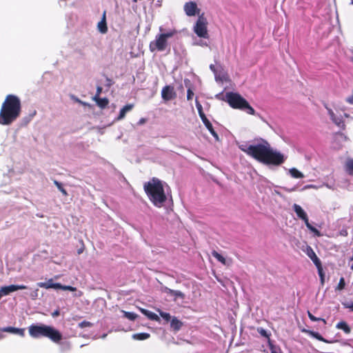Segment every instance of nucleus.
<instances>
[{
	"label": "nucleus",
	"instance_id": "45",
	"mask_svg": "<svg viewBox=\"0 0 353 353\" xmlns=\"http://www.w3.org/2000/svg\"><path fill=\"white\" fill-rule=\"evenodd\" d=\"M146 122V119L145 118H141L139 121H138V124L139 125H143Z\"/></svg>",
	"mask_w": 353,
	"mask_h": 353
},
{
	"label": "nucleus",
	"instance_id": "32",
	"mask_svg": "<svg viewBox=\"0 0 353 353\" xmlns=\"http://www.w3.org/2000/svg\"><path fill=\"white\" fill-rule=\"evenodd\" d=\"M201 120L208 130H211L212 129H213L212 125L211 124V123L207 119L206 117L202 118Z\"/></svg>",
	"mask_w": 353,
	"mask_h": 353
},
{
	"label": "nucleus",
	"instance_id": "21",
	"mask_svg": "<svg viewBox=\"0 0 353 353\" xmlns=\"http://www.w3.org/2000/svg\"><path fill=\"white\" fill-rule=\"evenodd\" d=\"M98 30L101 33H105L108 30L106 21H105V13H103V18L101 21L98 23L97 25Z\"/></svg>",
	"mask_w": 353,
	"mask_h": 353
},
{
	"label": "nucleus",
	"instance_id": "46",
	"mask_svg": "<svg viewBox=\"0 0 353 353\" xmlns=\"http://www.w3.org/2000/svg\"><path fill=\"white\" fill-rule=\"evenodd\" d=\"M259 333H260L261 335H263V336H267L266 331H265V330H263V329H261V330H259Z\"/></svg>",
	"mask_w": 353,
	"mask_h": 353
},
{
	"label": "nucleus",
	"instance_id": "19",
	"mask_svg": "<svg viewBox=\"0 0 353 353\" xmlns=\"http://www.w3.org/2000/svg\"><path fill=\"white\" fill-rule=\"evenodd\" d=\"M141 312L150 320L160 321L159 316L155 313L145 309H141Z\"/></svg>",
	"mask_w": 353,
	"mask_h": 353
},
{
	"label": "nucleus",
	"instance_id": "11",
	"mask_svg": "<svg viewBox=\"0 0 353 353\" xmlns=\"http://www.w3.org/2000/svg\"><path fill=\"white\" fill-rule=\"evenodd\" d=\"M161 97L164 101H168L174 99L176 97V93L173 87L166 85L162 89Z\"/></svg>",
	"mask_w": 353,
	"mask_h": 353
},
{
	"label": "nucleus",
	"instance_id": "54",
	"mask_svg": "<svg viewBox=\"0 0 353 353\" xmlns=\"http://www.w3.org/2000/svg\"><path fill=\"white\" fill-rule=\"evenodd\" d=\"M344 116H345V117H347H347H349V115H348L347 114H346V113H345V114H344Z\"/></svg>",
	"mask_w": 353,
	"mask_h": 353
},
{
	"label": "nucleus",
	"instance_id": "34",
	"mask_svg": "<svg viewBox=\"0 0 353 353\" xmlns=\"http://www.w3.org/2000/svg\"><path fill=\"white\" fill-rule=\"evenodd\" d=\"M38 296H39V290L38 289H35V290H32L29 294V296L32 300H36L37 299Z\"/></svg>",
	"mask_w": 353,
	"mask_h": 353
},
{
	"label": "nucleus",
	"instance_id": "49",
	"mask_svg": "<svg viewBox=\"0 0 353 353\" xmlns=\"http://www.w3.org/2000/svg\"><path fill=\"white\" fill-rule=\"evenodd\" d=\"M305 188H315V189L317 188V187L316 185H309L306 186Z\"/></svg>",
	"mask_w": 353,
	"mask_h": 353
},
{
	"label": "nucleus",
	"instance_id": "44",
	"mask_svg": "<svg viewBox=\"0 0 353 353\" xmlns=\"http://www.w3.org/2000/svg\"><path fill=\"white\" fill-rule=\"evenodd\" d=\"M211 134L216 139H219V136L216 134V132L214 130V129H212L211 130H209Z\"/></svg>",
	"mask_w": 353,
	"mask_h": 353
},
{
	"label": "nucleus",
	"instance_id": "5",
	"mask_svg": "<svg viewBox=\"0 0 353 353\" xmlns=\"http://www.w3.org/2000/svg\"><path fill=\"white\" fill-rule=\"evenodd\" d=\"M225 100L233 108L244 110L249 114L254 115L255 114L254 110L250 105L248 102L238 93H226Z\"/></svg>",
	"mask_w": 353,
	"mask_h": 353
},
{
	"label": "nucleus",
	"instance_id": "10",
	"mask_svg": "<svg viewBox=\"0 0 353 353\" xmlns=\"http://www.w3.org/2000/svg\"><path fill=\"white\" fill-rule=\"evenodd\" d=\"M305 252L307 255V256L313 261L314 265L316 266L319 274L320 276L321 277V279L323 280V273H322V268H321V263L319 259L316 255L315 252L312 250V248L310 246H307L305 250Z\"/></svg>",
	"mask_w": 353,
	"mask_h": 353
},
{
	"label": "nucleus",
	"instance_id": "53",
	"mask_svg": "<svg viewBox=\"0 0 353 353\" xmlns=\"http://www.w3.org/2000/svg\"><path fill=\"white\" fill-rule=\"evenodd\" d=\"M347 307L350 308L353 311V303H352L351 305H347Z\"/></svg>",
	"mask_w": 353,
	"mask_h": 353
},
{
	"label": "nucleus",
	"instance_id": "8",
	"mask_svg": "<svg viewBox=\"0 0 353 353\" xmlns=\"http://www.w3.org/2000/svg\"><path fill=\"white\" fill-rule=\"evenodd\" d=\"M293 209H294V212H296L297 216L299 218L301 219L303 221H304L307 228L312 232L316 234L318 236H320V232H319V230H316L315 228L312 227L310 224L307 214L304 211V210L299 205H297V204L293 205Z\"/></svg>",
	"mask_w": 353,
	"mask_h": 353
},
{
	"label": "nucleus",
	"instance_id": "28",
	"mask_svg": "<svg viewBox=\"0 0 353 353\" xmlns=\"http://www.w3.org/2000/svg\"><path fill=\"white\" fill-rule=\"evenodd\" d=\"M336 327L338 329L343 330L346 333H349L350 332V328L349 327L347 324L344 321L339 322L336 325Z\"/></svg>",
	"mask_w": 353,
	"mask_h": 353
},
{
	"label": "nucleus",
	"instance_id": "9",
	"mask_svg": "<svg viewBox=\"0 0 353 353\" xmlns=\"http://www.w3.org/2000/svg\"><path fill=\"white\" fill-rule=\"evenodd\" d=\"M183 10L185 14L188 17H194L200 14V9L198 8L196 2L188 1L184 4Z\"/></svg>",
	"mask_w": 353,
	"mask_h": 353
},
{
	"label": "nucleus",
	"instance_id": "16",
	"mask_svg": "<svg viewBox=\"0 0 353 353\" xmlns=\"http://www.w3.org/2000/svg\"><path fill=\"white\" fill-rule=\"evenodd\" d=\"M133 108H134V104H127L125 106H123L121 109L118 117H116L114 121H121V120L123 119L125 117V114L128 112H130L133 109Z\"/></svg>",
	"mask_w": 353,
	"mask_h": 353
},
{
	"label": "nucleus",
	"instance_id": "52",
	"mask_svg": "<svg viewBox=\"0 0 353 353\" xmlns=\"http://www.w3.org/2000/svg\"><path fill=\"white\" fill-rule=\"evenodd\" d=\"M101 91V88L99 87L97 88V95H99L100 94Z\"/></svg>",
	"mask_w": 353,
	"mask_h": 353
},
{
	"label": "nucleus",
	"instance_id": "55",
	"mask_svg": "<svg viewBox=\"0 0 353 353\" xmlns=\"http://www.w3.org/2000/svg\"><path fill=\"white\" fill-rule=\"evenodd\" d=\"M325 185L327 188H330V185H328L327 184H325Z\"/></svg>",
	"mask_w": 353,
	"mask_h": 353
},
{
	"label": "nucleus",
	"instance_id": "3",
	"mask_svg": "<svg viewBox=\"0 0 353 353\" xmlns=\"http://www.w3.org/2000/svg\"><path fill=\"white\" fill-rule=\"evenodd\" d=\"M144 190L150 201L157 208H161L165 202L167 197L165 193L163 183L158 179L153 178L145 183Z\"/></svg>",
	"mask_w": 353,
	"mask_h": 353
},
{
	"label": "nucleus",
	"instance_id": "6",
	"mask_svg": "<svg viewBox=\"0 0 353 353\" xmlns=\"http://www.w3.org/2000/svg\"><path fill=\"white\" fill-rule=\"evenodd\" d=\"M161 33L156 35L154 40L150 43V50L151 52L164 51L168 47V39L176 34V30H169L163 32V28L160 27Z\"/></svg>",
	"mask_w": 353,
	"mask_h": 353
},
{
	"label": "nucleus",
	"instance_id": "37",
	"mask_svg": "<svg viewBox=\"0 0 353 353\" xmlns=\"http://www.w3.org/2000/svg\"><path fill=\"white\" fill-rule=\"evenodd\" d=\"M344 287H345V280L342 277L340 279L339 283L336 287V290H341L344 288Z\"/></svg>",
	"mask_w": 353,
	"mask_h": 353
},
{
	"label": "nucleus",
	"instance_id": "27",
	"mask_svg": "<svg viewBox=\"0 0 353 353\" xmlns=\"http://www.w3.org/2000/svg\"><path fill=\"white\" fill-rule=\"evenodd\" d=\"M305 332L307 333L308 334H310L311 336L318 339L319 341H324V342H327V341H325L319 333L317 332H313V331H310V330H304Z\"/></svg>",
	"mask_w": 353,
	"mask_h": 353
},
{
	"label": "nucleus",
	"instance_id": "30",
	"mask_svg": "<svg viewBox=\"0 0 353 353\" xmlns=\"http://www.w3.org/2000/svg\"><path fill=\"white\" fill-rule=\"evenodd\" d=\"M158 312L159 313V315L166 321V322H168L170 321L172 318H171V316L169 313H167V312H162L161 310H158Z\"/></svg>",
	"mask_w": 353,
	"mask_h": 353
},
{
	"label": "nucleus",
	"instance_id": "4",
	"mask_svg": "<svg viewBox=\"0 0 353 353\" xmlns=\"http://www.w3.org/2000/svg\"><path fill=\"white\" fill-rule=\"evenodd\" d=\"M29 334L33 338L48 337L55 343L59 342L62 339L61 334L57 330L44 324L31 325L29 327Z\"/></svg>",
	"mask_w": 353,
	"mask_h": 353
},
{
	"label": "nucleus",
	"instance_id": "24",
	"mask_svg": "<svg viewBox=\"0 0 353 353\" xmlns=\"http://www.w3.org/2000/svg\"><path fill=\"white\" fill-rule=\"evenodd\" d=\"M150 334L148 333H137L132 335V339L134 340L143 341L150 338Z\"/></svg>",
	"mask_w": 353,
	"mask_h": 353
},
{
	"label": "nucleus",
	"instance_id": "12",
	"mask_svg": "<svg viewBox=\"0 0 353 353\" xmlns=\"http://www.w3.org/2000/svg\"><path fill=\"white\" fill-rule=\"evenodd\" d=\"M347 141V137L341 132L336 133L334 135V139H333V147L335 149H340L343 145L344 143Z\"/></svg>",
	"mask_w": 353,
	"mask_h": 353
},
{
	"label": "nucleus",
	"instance_id": "57",
	"mask_svg": "<svg viewBox=\"0 0 353 353\" xmlns=\"http://www.w3.org/2000/svg\"><path fill=\"white\" fill-rule=\"evenodd\" d=\"M271 353H277V352L275 351H272Z\"/></svg>",
	"mask_w": 353,
	"mask_h": 353
},
{
	"label": "nucleus",
	"instance_id": "1",
	"mask_svg": "<svg viewBox=\"0 0 353 353\" xmlns=\"http://www.w3.org/2000/svg\"><path fill=\"white\" fill-rule=\"evenodd\" d=\"M238 147L247 155L265 165H279L285 160L282 153L274 149L268 141L261 138L256 139L250 143H238Z\"/></svg>",
	"mask_w": 353,
	"mask_h": 353
},
{
	"label": "nucleus",
	"instance_id": "50",
	"mask_svg": "<svg viewBox=\"0 0 353 353\" xmlns=\"http://www.w3.org/2000/svg\"><path fill=\"white\" fill-rule=\"evenodd\" d=\"M210 68L213 72H215V67L214 65H210Z\"/></svg>",
	"mask_w": 353,
	"mask_h": 353
},
{
	"label": "nucleus",
	"instance_id": "23",
	"mask_svg": "<svg viewBox=\"0 0 353 353\" xmlns=\"http://www.w3.org/2000/svg\"><path fill=\"white\" fill-rule=\"evenodd\" d=\"M289 172L290 175L295 179H301L304 177L303 174L296 168L290 169Z\"/></svg>",
	"mask_w": 353,
	"mask_h": 353
},
{
	"label": "nucleus",
	"instance_id": "35",
	"mask_svg": "<svg viewBox=\"0 0 353 353\" xmlns=\"http://www.w3.org/2000/svg\"><path fill=\"white\" fill-rule=\"evenodd\" d=\"M59 289L63 290H69V291H72V292L77 291V288L74 287L70 286V285H63L61 284V287L59 288Z\"/></svg>",
	"mask_w": 353,
	"mask_h": 353
},
{
	"label": "nucleus",
	"instance_id": "2",
	"mask_svg": "<svg viewBox=\"0 0 353 353\" xmlns=\"http://www.w3.org/2000/svg\"><path fill=\"white\" fill-rule=\"evenodd\" d=\"M21 102L14 95H8L0 111V124L8 125L14 121L20 114Z\"/></svg>",
	"mask_w": 353,
	"mask_h": 353
},
{
	"label": "nucleus",
	"instance_id": "42",
	"mask_svg": "<svg viewBox=\"0 0 353 353\" xmlns=\"http://www.w3.org/2000/svg\"><path fill=\"white\" fill-rule=\"evenodd\" d=\"M193 96H194V92L190 89H188V93H187L188 100L192 99Z\"/></svg>",
	"mask_w": 353,
	"mask_h": 353
},
{
	"label": "nucleus",
	"instance_id": "36",
	"mask_svg": "<svg viewBox=\"0 0 353 353\" xmlns=\"http://www.w3.org/2000/svg\"><path fill=\"white\" fill-rule=\"evenodd\" d=\"M54 184L56 185V186L57 187V188L62 192L63 194L64 195H67V192L65 191V190L62 187V185L57 181H54Z\"/></svg>",
	"mask_w": 353,
	"mask_h": 353
},
{
	"label": "nucleus",
	"instance_id": "39",
	"mask_svg": "<svg viewBox=\"0 0 353 353\" xmlns=\"http://www.w3.org/2000/svg\"><path fill=\"white\" fill-rule=\"evenodd\" d=\"M13 288H14V292L18 290H24V289L28 288L27 286L23 285H13Z\"/></svg>",
	"mask_w": 353,
	"mask_h": 353
},
{
	"label": "nucleus",
	"instance_id": "51",
	"mask_svg": "<svg viewBox=\"0 0 353 353\" xmlns=\"http://www.w3.org/2000/svg\"><path fill=\"white\" fill-rule=\"evenodd\" d=\"M1 330V328H0ZM3 331L0 330V339H2L4 337V335L1 333Z\"/></svg>",
	"mask_w": 353,
	"mask_h": 353
},
{
	"label": "nucleus",
	"instance_id": "15",
	"mask_svg": "<svg viewBox=\"0 0 353 353\" xmlns=\"http://www.w3.org/2000/svg\"><path fill=\"white\" fill-rule=\"evenodd\" d=\"M1 330L3 332H8L10 334L19 335L21 336H23L25 335V329H23V328H18V327L8 326V327L1 328Z\"/></svg>",
	"mask_w": 353,
	"mask_h": 353
},
{
	"label": "nucleus",
	"instance_id": "41",
	"mask_svg": "<svg viewBox=\"0 0 353 353\" xmlns=\"http://www.w3.org/2000/svg\"><path fill=\"white\" fill-rule=\"evenodd\" d=\"M194 45L196 46H207L208 44L205 41H203L202 40H200L199 41H196L194 43Z\"/></svg>",
	"mask_w": 353,
	"mask_h": 353
},
{
	"label": "nucleus",
	"instance_id": "7",
	"mask_svg": "<svg viewBox=\"0 0 353 353\" xmlns=\"http://www.w3.org/2000/svg\"><path fill=\"white\" fill-rule=\"evenodd\" d=\"M208 21L207 18L202 13L198 17L197 20L193 26L194 32L201 39H209V33L208 30Z\"/></svg>",
	"mask_w": 353,
	"mask_h": 353
},
{
	"label": "nucleus",
	"instance_id": "20",
	"mask_svg": "<svg viewBox=\"0 0 353 353\" xmlns=\"http://www.w3.org/2000/svg\"><path fill=\"white\" fill-rule=\"evenodd\" d=\"M170 321V326L174 330L178 331L181 328L183 323L176 317L172 318Z\"/></svg>",
	"mask_w": 353,
	"mask_h": 353
},
{
	"label": "nucleus",
	"instance_id": "17",
	"mask_svg": "<svg viewBox=\"0 0 353 353\" xmlns=\"http://www.w3.org/2000/svg\"><path fill=\"white\" fill-rule=\"evenodd\" d=\"M162 292L168 295L172 296L176 299L177 298L184 299L185 295L183 292L179 290H173L167 287L162 288Z\"/></svg>",
	"mask_w": 353,
	"mask_h": 353
},
{
	"label": "nucleus",
	"instance_id": "33",
	"mask_svg": "<svg viewBox=\"0 0 353 353\" xmlns=\"http://www.w3.org/2000/svg\"><path fill=\"white\" fill-rule=\"evenodd\" d=\"M308 316H309L310 319L312 321H321L323 323V324L326 323V321L325 319H321V318H316L314 315H312L310 312H308Z\"/></svg>",
	"mask_w": 353,
	"mask_h": 353
},
{
	"label": "nucleus",
	"instance_id": "22",
	"mask_svg": "<svg viewBox=\"0 0 353 353\" xmlns=\"http://www.w3.org/2000/svg\"><path fill=\"white\" fill-rule=\"evenodd\" d=\"M14 292L13 285L8 286H3L0 289L1 296L8 295L9 294Z\"/></svg>",
	"mask_w": 353,
	"mask_h": 353
},
{
	"label": "nucleus",
	"instance_id": "58",
	"mask_svg": "<svg viewBox=\"0 0 353 353\" xmlns=\"http://www.w3.org/2000/svg\"><path fill=\"white\" fill-rule=\"evenodd\" d=\"M138 0H133L134 2H137Z\"/></svg>",
	"mask_w": 353,
	"mask_h": 353
},
{
	"label": "nucleus",
	"instance_id": "40",
	"mask_svg": "<svg viewBox=\"0 0 353 353\" xmlns=\"http://www.w3.org/2000/svg\"><path fill=\"white\" fill-rule=\"evenodd\" d=\"M345 101L347 103L353 105V90L351 94L346 97Z\"/></svg>",
	"mask_w": 353,
	"mask_h": 353
},
{
	"label": "nucleus",
	"instance_id": "29",
	"mask_svg": "<svg viewBox=\"0 0 353 353\" xmlns=\"http://www.w3.org/2000/svg\"><path fill=\"white\" fill-rule=\"evenodd\" d=\"M122 312L123 313L124 316L125 318H127L131 321L135 320L137 317V315L134 312H125V311H122Z\"/></svg>",
	"mask_w": 353,
	"mask_h": 353
},
{
	"label": "nucleus",
	"instance_id": "14",
	"mask_svg": "<svg viewBox=\"0 0 353 353\" xmlns=\"http://www.w3.org/2000/svg\"><path fill=\"white\" fill-rule=\"evenodd\" d=\"M37 285L40 288L45 289H55L58 290L61 287V283H54L52 279H48L46 282H39L37 283Z\"/></svg>",
	"mask_w": 353,
	"mask_h": 353
},
{
	"label": "nucleus",
	"instance_id": "25",
	"mask_svg": "<svg viewBox=\"0 0 353 353\" xmlns=\"http://www.w3.org/2000/svg\"><path fill=\"white\" fill-rule=\"evenodd\" d=\"M97 104L101 108H105L108 104V100L106 98L94 97Z\"/></svg>",
	"mask_w": 353,
	"mask_h": 353
},
{
	"label": "nucleus",
	"instance_id": "47",
	"mask_svg": "<svg viewBox=\"0 0 353 353\" xmlns=\"http://www.w3.org/2000/svg\"><path fill=\"white\" fill-rule=\"evenodd\" d=\"M52 316L55 317L59 315V311L56 310L52 314Z\"/></svg>",
	"mask_w": 353,
	"mask_h": 353
},
{
	"label": "nucleus",
	"instance_id": "56",
	"mask_svg": "<svg viewBox=\"0 0 353 353\" xmlns=\"http://www.w3.org/2000/svg\"><path fill=\"white\" fill-rule=\"evenodd\" d=\"M351 269L353 270V264L351 266Z\"/></svg>",
	"mask_w": 353,
	"mask_h": 353
},
{
	"label": "nucleus",
	"instance_id": "43",
	"mask_svg": "<svg viewBox=\"0 0 353 353\" xmlns=\"http://www.w3.org/2000/svg\"><path fill=\"white\" fill-rule=\"evenodd\" d=\"M215 77H216V81H225L226 80V76L225 75H223V77H219L216 74H215Z\"/></svg>",
	"mask_w": 353,
	"mask_h": 353
},
{
	"label": "nucleus",
	"instance_id": "59",
	"mask_svg": "<svg viewBox=\"0 0 353 353\" xmlns=\"http://www.w3.org/2000/svg\"><path fill=\"white\" fill-rule=\"evenodd\" d=\"M352 4L353 5V0H352Z\"/></svg>",
	"mask_w": 353,
	"mask_h": 353
},
{
	"label": "nucleus",
	"instance_id": "18",
	"mask_svg": "<svg viewBox=\"0 0 353 353\" xmlns=\"http://www.w3.org/2000/svg\"><path fill=\"white\" fill-rule=\"evenodd\" d=\"M212 255L224 265L229 266L232 264L231 259L225 258L215 250L212 251Z\"/></svg>",
	"mask_w": 353,
	"mask_h": 353
},
{
	"label": "nucleus",
	"instance_id": "26",
	"mask_svg": "<svg viewBox=\"0 0 353 353\" xmlns=\"http://www.w3.org/2000/svg\"><path fill=\"white\" fill-rule=\"evenodd\" d=\"M345 168L350 174L353 175V159H347L345 163Z\"/></svg>",
	"mask_w": 353,
	"mask_h": 353
},
{
	"label": "nucleus",
	"instance_id": "31",
	"mask_svg": "<svg viewBox=\"0 0 353 353\" xmlns=\"http://www.w3.org/2000/svg\"><path fill=\"white\" fill-rule=\"evenodd\" d=\"M196 109L198 110V112H199V114L201 119L205 117V114L203 112L202 105L198 101H196Z\"/></svg>",
	"mask_w": 353,
	"mask_h": 353
},
{
	"label": "nucleus",
	"instance_id": "38",
	"mask_svg": "<svg viewBox=\"0 0 353 353\" xmlns=\"http://www.w3.org/2000/svg\"><path fill=\"white\" fill-rule=\"evenodd\" d=\"M92 324L89 321H82L79 324V327L81 328L86 327H91Z\"/></svg>",
	"mask_w": 353,
	"mask_h": 353
},
{
	"label": "nucleus",
	"instance_id": "48",
	"mask_svg": "<svg viewBox=\"0 0 353 353\" xmlns=\"http://www.w3.org/2000/svg\"><path fill=\"white\" fill-rule=\"evenodd\" d=\"M83 295V292L81 291H78L75 294L74 296H77V297H79V296H81Z\"/></svg>",
	"mask_w": 353,
	"mask_h": 353
},
{
	"label": "nucleus",
	"instance_id": "13",
	"mask_svg": "<svg viewBox=\"0 0 353 353\" xmlns=\"http://www.w3.org/2000/svg\"><path fill=\"white\" fill-rule=\"evenodd\" d=\"M325 108L327 109V114H329L331 120L337 125L339 126V128H341L343 129L345 128V123L343 122V121L339 118V117H337L334 112H333V110L328 108L327 105L325 106Z\"/></svg>",
	"mask_w": 353,
	"mask_h": 353
}]
</instances>
